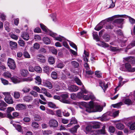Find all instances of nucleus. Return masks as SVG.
Here are the masks:
<instances>
[{"label":"nucleus","mask_w":135,"mask_h":135,"mask_svg":"<svg viewBox=\"0 0 135 135\" xmlns=\"http://www.w3.org/2000/svg\"><path fill=\"white\" fill-rule=\"evenodd\" d=\"M26 106V105L22 104H18L17 105L16 107V110H22L25 109Z\"/></svg>","instance_id":"obj_17"},{"label":"nucleus","mask_w":135,"mask_h":135,"mask_svg":"<svg viewBox=\"0 0 135 135\" xmlns=\"http://www.w3.org/2000/svg\"><path fill=\"white\" fill-rule=\"evenodd\" d=\"M5 101H13L11 95L6 96L4 99Z\"/></svg>","instance_id":"obj_41"},{"label":"nucleus","mask_w":135,"mask_h":135,"mask_svg":"<svg viewBox=\"0 0 135 135\" xmlns=\"http://www.w3.org/2000/svg\"><path fill=\"white\" fill-rule=\"evenodd\" d=\"M55 34V33H54ZM56 34L55 36V37H55V39L56 40L59 41L60 42H61L62 41H65V39L63 36H58L56 37H55L56 36Z\"/></svg>","instance_id":"obj_24"},{"label":"nucleus","mask_w":135,"mask_h":135,"mask_svg":"<svg viewBox=\"0 0 135 135\" xmlns=\"http://www.w3.org/2000/svg\"><path fill=\"white\" fill-rule=\"evenodd\" d=\"M75 81L79 85H81L82 83L80 79H79L78 78L76 77L75 78Z\"/></svg>","instance_id":"obj_61"},{"label":"nucleus","mask_w":135,"mask_h":135,"mask_svg":"<svg viewBox=\"0 0 135 135\" xmlns=\"http://www.w3.org/2000/svg\"><path fill=\"white\" fill-rule=\"evenodd\" d=\"M93 35L94 38L97 41H99L100 38L98 37L97 32H93Z\"/></svg>","instance_id":"obj_34"},{"label":"nucleus","mask_w":135,"mask_h":135,"mask_svg":"<svg viewBox=\"0 0 135 135\" xmlns=\"http://www.w3.org/2000/svg\"><path fill=\"white\" fill-rule=\"evenodd\" d=\"M10 45L12 49H15L17 47V44L16 42L11 41L10 42Z\"/></svg>","instance_id":"obj_28"},{"label":"nucleus","mask_w":135,"mask_h":135,"mask_svg":"<svg viewBox=\"0 0 135 135\" xmlns=\"http://www.w3.org/2000/svg\"><path fill=\"white\" fill-rule=\"evenodd\" d=\"M135 46V41H132L127 46L128 49H130Z\"/></svg>","instance_id":"obj_44"},{"label":"nucleus","mask_w":135,"mask_h":135,"mask_svg":"<svg viewBox=\"0 0 135 135\" xmlns=\"http://www.w3.org/2000/svg\"><path fill=\"white\" fill-rule=\"evenodd\" d=\"M1 81L2 83L4 85H7L8 84V82L7 80L3 78H1Z\"/></svg>","instance_id":"obj_54"},{"label":"nucleus","mask_w":135,"mask_h":135,"mask_svg":"<svg viewBox=\"0 0 135 135\" xmlns=\"http://www.w3.org/2000/svg\"><path fill=\"white\" fill-rule=\"evenodd\" d=\"M53 69V68H50L49 66L46 65L43 67V70L44 72L49 75L50 72Z\"/></svg>","instance_id":"obj_10"},{"label":"nucleus","mask_w":135,"mask_h":135,"mask_svg":"<svg viewBox=\"0 0 135 135\" xmlns=\"http://www.w3.org/2000/svg\"><path fill=\"white\" fill-rule=\"evenodd\" d=\"M44 84L45 86L51 89L52 88V85L51 83L48 81H45L44 82Z\"/></svg>","instance_id":"obj_21"},{"label":"nucleus","mask_w":135,"mask_h":135,"mask_svg":"<svg viewBox=\"0 0 135 135\" xmlns=\"http://www.w3.org/2000/svg\"><path fill=\"white\" fill-rule=\"evenodd\" d=\"M22 37L25 40L27 41L29 38V35L27 33L23 32L21 35Z\"/></svg>","instance_id":"obj_18"},{"label":"nucleus","mask_w":135,"mask_h":135,"mask_svg":"<svg viewBox=\"0 0 135 135\" xmlns=\"http://www.w3.org/2000/svg\"><path fill=\"white\" fill-rule=\"evenodd\" d=\"M124 20V19L123 18H118L115 19L114 22L117 24H121L122 23V22Z\"/></svg>","instance_id":"obj_30"},{"label":"nucleus","mask_w":135,"mask_h":135,"mask_svg":"<svg viewBox=\"0 0 135 135\" xmlns=\"http://www.w3.org/2000/svg\"><path fill=\"white\" fill-rule=\"evenodd\" d=\"M77 120L75 118L72 117L70 120V123H69L67 125V127H69L73 124H75L77 123Z\"/></svg>","instance_id":"obj_14"},{"label":"nucleus","mask_w":135,"mask_h":135,"mask_svg":"<svg viewBox=\"0 0 135 135\" xmlns=\"http://www.w3.org/2000/svg\"><path fill=\"white\" fill-rule=\"evenodd\" d=\"M84 54L85 56H83L84 60L85 62H87L88 61V57L89 55V53L84 50Z\"/></svg>","instance_id":"obj_19"},{"label":"nucleus","mask_w":135,"mask_h":135,"mask_svg":"<svg viewBox=\"0 0 135 135\" xmlns=\"http://www.w3.org/2000/svg\"><path fill=\"white\" fill-rule=\"evenodd\" d=\"M11 80L13 83L15 84L18 83L20 82L19 79L15 77H12L11 78Z\"/></svg>","instance_id":"obj_37"},{"label":"nucleus","mask_w":135,"mask_h":135,"mask_svg":"<svg viewBox=\"0 0 135 135\" xmlns=\"http://www.w3.org/2000/svg\"><path fill=\"white\" fill-rule=\"evenodd\" d=\"M40 26L42 30L45 32L46 34H49L50 36H52L53 37H55V36L56 34L50 30L47 29L46 27L44 25L42 24H40Z\"/></svg>","instance_id":"obj_4"},{"label":"nucleus","mask_w":135,"mask_h":135,"mask_svg":"<svg viewBox=\"0 0 135 135\" xmlns=\"http://www.w3.org/2000/svg\"><path fill=\"white\" fill-rule=\"evenodd\" d=\"M83 93H82L81 92H80L78 93L77 96V97L79 99H81L83 98V93H84L83 92Z\"/></svg>","instance_id":"obj_53"},{"label":"nucleus","mask_w":135,"mask_h":135,"mask_svg":"<svg viewBox=\"0 0 135 135\" xmlns=\"http://www.w3.org/2000/svg\"><path fill=\"white\" fill-rule=\"evenodd\" d=\"M49 106L51 108H54L56 107V105L51 102H49L48 103Z\"/></svg>","instance_id":"obj_49"},{"label":"nucleus","mask_w":135,"mask_h":135,"mask_svg":"<svg viewBox=\"0 0 135 135\" xmlns=\"http://www.w3.org/2000/svg\"><path fill=\"white\" fill-rule=\"evenodd\" d=\"M3 76L6 78H11V74L8 71L5 72L3 73Z\"/></svg>","instance_id":"obj_40"},{"label":"nucleus","mask_w":135,"mask_h":135,"mask_svg":"<svg viewBox=\"0 0 135 135\" xmlns=\"http://www.w3.org/2000/svg\"><path fill=\"white\" fill-rule=\"evenodd\" d=\"M43 41L45 44L47 45L50 43V39L47 37H44L43 38Z\"/></svg>","instance_id":"obj_27"},{"label":"nucleus","mask_w":135,"mask_h":135,"mask_svg":"<svg viewBox=\"0 0 135 135\" xmlns=\"http://www.w3.org/2000/svg\"><path fill=\"white\" fill-rule=\"evenodd\" d=\"M36 83L38 84V85L41 84V80L40 77L38 76H37L35 78Z\"/></svg>","instance_id":"obj_36"},{"label":"nucleus","mask_w":135,"mask_h":135,"mask_svg":"<svg viewBox=\"0 0 135 135\" xmlns=\"http://www.w3.org/2000/svg\"><path fill=\"white\" fill-rule=\"evenodd\" d=\"M124 60L127 62H130L132 64H135V57L129 56L124 58Z\"/></svg>","instance_id":"obj_9"},{"label":"nucleus","mask_w":135,"mask_h":135,"mask_svg":"<svg viewBox=\"0 0 135 135\" xmlns=\"http://www.w3.org/2000/svg\"><path fill=\"white\" fill-rule=\"evenodd\" d=\"M116 0H107V2L108 3L111 4L109 8H112L115 6L114 3L116 2Z\"/></svg>","instance_id":"obj_20"},{"label":"nucleus","mask_w":135,"mask_h":135,"mask_svg":"<svg viewBox=\"0 0 135 135\" xmlns=\"http://www.w3.org/2000/svg\"><path fill=\"white\" fill-rule=\"evenodd\" d=\"M68 90L71 92H75L77 91L79 89L78 87L74 85H71L68 87Z\"/></svg>","instance_id":"obj_13"},{"label":"nucleus","mask_w":135,"mask_h":135,"mask_svg":"<svg viewBox=\"0 0 135 135\" xmlns=\"http://www.w3.org/2000/svg\"><path fill=\"white\" fill-rule=\"evenodd\" d=\"M116 127L118 129L122 130L124 127V125L121 123H118L116 125Z\"/></svg>","instance_id":"obj_33"},{"label":"nucleus","mask_w":135,"mask_h":135,"mask_svg":"<svg viewBox=\"0 0 135 135\" xmlns=\"http://www.w3.org/2000/svg\"><path fill=\"white\" fill-rule=\"evenodd\" d=\"M35 70L38 73H41L42 71V69L39 66H36L35 67Z\"/></svg>","instance_id":"obj_43"},{"label":"nucleus","mask_w":135,"mask_h":135,"mask_svg":"<svg viewBox=\"0 0 135 135\" xmlns=\"http://www.w3.org/2000/svg\"><path fill=\"white\" fill-rule=\"evenodd\" d=\"M71 98L72 99L74 100H75L76 99L77 97L76 94L74 93H73L71 94Z\"/></svg>","instance_id":"obj_57"},{"label":"nucleus","mask_w":135,"mask_h":135,"mask_svg":"<svg viewBox=\"0 0 135 135\" xmlns=\"http://www.w3.org/2000/svg\"><path fill=\"white\" fill-rule=\"evenodd\" d=\"M18 43L19 45L21 46H24L25 44L24 41L22 40H20L18 41Z\"/></svg>","instance_id":"obj_58"},{"label":"nucleus","mask_w":135,"mask_h":135,"mask_svg":"<svg viewBox=\"0 0 135 135\" xmlns=\"http://www.w3.org/2000/svg\"><path fill=\"white\" fill-rule=\"evenodd\" d=\"M98 133L99 134H105V130L104 129V128L103 127L102 128V129L100 130H98Z\"/></svg>","instance_id":"obj_56"},{"label":"nucleus","mask_w":135,"mask_h":135,"mask_svg":"<svg viewBox=\"0 0 135 135\" xmlns=\"http://www.w3.org/2000/svg\"><path fill=\"white\" fill-rule=\"evenodd\" d=\"M80 127L79 125L75 126L74 127L71 129L70 131L72 133H74L76 132L77 129Z\"/></svg>","instance_id":"obj_22"},{"label":"nucleus","mask_w":135,"mask_h":135,"mask_svg":"<svg viewBox=\"0 0 135 135\" xmlns=\"http://www.w3.org/2000/svg\"><path fill=\"white\" fill-rule=\"evenodd\" d=\"M103 38L105 41H108L110 40V37L109 35H108L105 34L104 35Z\"/></svg>","instance_id":"obj_46"},{"label":"nucleus","mask_w":135,"mask_h":135,"mask_svg":"<svg viewBox=\"0 0 135 135\" xmlns=\"http://www.w3.org/2000/svg\"><path fill=\"white\" fill-rule=\"evenodd\" d=\"M129 18V21L132 24H134L135 23V20L131 17L127 16Z\"/></svg>","instance_id":"obj_52"},{"label":"nucleus","mask_w":135,"mask_h":135,"mask_svg":"<svg viewBox=\"0 0 135 135\" xmlns=\"http://www.w3.org/2000/svg\"><path fill=\"white\" fill-rule=\"evenodd\" d=\"M97 45L99 46H101L105 48L108 47L109 46V45L108 44L103 42H102L101 44H97Z\"/></svg>","instance_id":"obj_42"},{"label":"nucleus","mask_w":135,"mask_h":135,"mask_svg":"<svg viewBox=\"0 0 135 135\" xmlns=\"http://www.w3.org/2000/svg\"><path fill=\"white\" fill-rule=\"evenodd\" d=\"M49 125L51 128L57 127L58 125V123L57 120L54 119L50 120L49 123Z\"/></svg>","instance_id":"obj_6"},{"label":"nucleus","mask_w":135,"mask_h":135,"mask_svg":"<svg viewBox=\"0 0 135 135\" xmlns=\"http://www.w3.org/2000/svg\"><path fill=\"white\" fill-rule=\"evenodd\" d=\"M66 104L72 103L74 104L79 106L81 108V105H82L86 108V111L89 112H100L103 109V107H102L97 103L94 102H89L88 103L86 102H62Z\"/></svg>","instance_id":"obj_1"},{"label":"nucleus","mask_w":135,"mask_h":135,"mask_svg":"<svg viewBox=\"0 0 135 135\" xmlns=\"http://www.w3.org/2000/svg\"><path fill=\"white\" fill-rule=\"evenodd\" d=\"M31 126L33 128H37L39 127V124L37 122H34L32 123Z\"/></svg>","instance_id":"obj_47"},{"label":"nucleus","mask_w":135,"mask_h":135,"mask_svg":"<svg viewBox=\"0 0 135 135\" xmlns=\"http://www.w3.org/2000/svg\"><path fill=\"white\" fill-rule=\"evenodd\" d=\"M113 28V26L112 24H108L105 27V29H112Z\"/></svg>","instance_id":"obj_51"},{"label":"nucleus","mask_w":135,"mask_h":135,"mask_svg":"<svg viewBox=\"0 0 135 135\" xmlns=\"http://www.w3.org/2000/svg\"><path fill=\"white\" fill-rule=\"evenodd\" d=\"M61 97L62 99V101H65L68 98L69 95L68 93L62 94L61 95Z\"/></svg>","instance_id":"obj_32"},{"label":"nucleus","mask_w":135,"mask_h":135,"mask_svg":"<svg viewBox=\"0 0 135 135\" xmlns=\"http://www.w3.org/2000/svg\"><path fill=\"white\" fill-rule=\"evenodd\" d=\"M21 74L23 76H26L28 74V71L27 70L22 69L21 70Z\"/></svg>","instance_id":"obj_25"},{"label":"nucleus","mask_w":135,"mask_h":135,"mask_svg":"<svg viewBox=\"0 0 135 135\" xmlns=\"http://www.w3.org/2000/svg\"><path fill=\"white\" fill-rule=\"evenodd\" d=\"M14 96L15 98L16 99H18L20 97V94L19 92H15L14 93Z\"/></svg>","instance_id":"obj_60"},{"label":"nucleus","mask_w":135,"mask_h":135,"mask_svg":"<svg viewBox=\"0 0 135 135\" xmlns=\"http://www.w3.org/2000/svg\"><path fill=\"white\" fill-rule=\"evenodd\" d=\"M126 15H115L114 16H112V17H109L108 18L105 20H105V23H106V22H109L110 21H111L112 20H113L114 19L117 18H119V17H124L125 16H126Z\"/></svg>","instance_id":"obj_8"},{"label":"nucleus","mask_w":135,"mask_h":135,"mask_svg":"<svg viewBox=\"0 0 135 135\" xmlns=\"http://www.w3.org/2000/svg\"><path fill=\"white\" fill-rule=\"evenodd\" d=\"M120 69L122 71H124L133 72L135 71V68H132L131 64L128 62L125 63L122 65Z\"/></svg>","instance_id":"obj_3"},{"label":"nucleus","mask_w":135,"mask_h":135,"mask_svg":"<svg viewBox=\"0 0 135 135\" xmlns=\"http://www.w3.org/2000/svg\"><path fill=\"white\" fill-rule=\"evenodd\" d=\"M72 66L75 68H77L79 66L78 63L75 61H72L71 62Z\"/></svg>","instance_id":"obj_38"},{"label":"nucleus","mask_w":135,"mask_h":135,"mask_svg":"<svg viewBox=\"0 0 135 135\" xmlns=\"http://www.w3.org/2000/svg\"><path fill=\"white\" fill-rule=\"evenodd\" d=\"M7 106V104L4 102H1L0 103V110H4L6 109V107Z\"/></svg>","instance_id":"obj_16"},{"label":"nucleus","mask_w":135,"mask_h":135,"mask_svg":"<svg viewBox=\"0 0 135 135\" xmlns=\"http://www.w3.org/2000/svg\"><path fill=\"white\" fill-rule=\"evenodd\" d=\"M49 63L50 64H53L55 62V59L53 57L50 56L48 58Z\"/></svg>","instance_id":"obj_26"},{"label":"nucleus","mask_w":135,"mask_h":135,"mask_svg":"<svg viewBox=\"0 0 135 135\" xmlns=\"http://www.w3.org/2000/svg\"><path fill=\"white\" fill-rule=\"evenodd\" d=\"M30 90V88L28 87H25L22 90V91L25 93L29 92Z\"/></svg>","instance_id":"obj_62"},{"label":"nucleus","mask_w":135,"mask_h":135,"mask_svg":"<svg viewBox=\"0 0 135 135\" xmlns=\"http://www.w3.org/2000/svg\"><path fill=\"white\" fill-rule=\"evenodd\" d=\"M23 100L25 101H30L32 100V98L30 96H26L24 97Z\"/></svg>","instance_id":"obj_39"},{"label":"nucleus","mask_w":135,"mask_h":135,"mask_svg":"<svg viewBox=\"0 0 135 135\" xmlns=\"http://www.w3.org/2000/svg\"><path fill=\"white\" fill-rule=\"evenodd\" d=\"M115 130V129L113 126H110L109 127V131L110 133H113L114 132Z\"/></svg>","instance_id":"obj_50"},{"label":"nucleus","mask_w":135,"mask_h":135,"mask_svg":"<svg viewBox=\"0 0 135 135\" xmlns=\"http://www.w3.org/2000/svg\"><path fill=\"white\" fill-rule=\"evenodd\" d=\"M69 42V44L71 46L75 48L76 50H77V48L76 46L73 42L67 40Z\"/></svg>","instance_id":"obj_48"},{"label":"nucleus","mask_w":135,"mask_h":135,"mask_svg":"<svg viewBox=\"0 0 135 135\" xmlns=\"http://www.w3.org/2000/svg\"><path fill=\"white\" fill-rule=\"evenodd\" d=\"M99 84L100 86L103 88L104 91L108 87V83L105 84L104 82L102 81H99Z\"/></svg>","instance_id":"obj_11"},{"label":"nucleus","mask_w":135,"mask_h":135,"mask_svg":"<svg viewBox=\"0 0 135 135\" xmlns=\"http://www.w3.org/2000/svg\"><path fill=\"white\" fill-rule=\"evenodd\" d=\"M123 102H119L115 104H113L112 106L114 108H119L121 106L123 105Z\"/></svg>","instance_id":"obj_29"},{"label":"nucleus","mask_w":135,"mask_h":135,"mask_svg":"<svg viewBox=\"0 0 135 135\" xmlns=\"http://www.w3.org/2000/svg\"><path fill=\"white\" fill-rule=\"evenodd\" d=\"M51 77L54 79H56L57 78V75L55 71H52L51 74Z\"/></svg>","instance_id":"obj_35"},{"label":"nucleus","mask_w":135,"mask_h":135,"mask_svg":"<svg viewBox=\"0 0 135 135\" xmlns=\"http://www.w3.org/2000/svg\"><path fill=\"white\" fill-rule=\"evenodd\" d=\"M37 58L38 61L40 62L44 63L45 62L46 60L45 57L41 54H39L37 55Z\"/></svg>","instance_id":"obj_12"},{"label":"nucleus","mask_w":135,"mask_h":135,"mask_svg":"<svg viewBox=\"0 0 135 135\" xmlns=\"http://www.w3.org/2000/svg\"><path fill=\"white\" fill-rule=\"evenodd\" d=\"M119 113V111L117 110L114 112L112 114H111L110 112H109L107 113H106L104 115H111L112 114L113 116L114 117H115L118 116Z\"/></svg>","instance_id":"obj_31"},{"label":"nucleus","mask_w":135,"mask_h":135,"mask_svg":"<svg viewBox=\"0 0 135 135\" xmlns=\"http://www.w3.org/2000/svg\"><path fill=\"white\" fill-rule=\"evenodd\" d=\"M52 132L50 130H45L43 131V134L44 135H48L52 134Z\"/></svg>","instance_id":"obj_45"},{"label":"nucleus","mask_w":135,"mask_h":135,"mask_svg":"<svg viewBox=\"0 0 135 135\" xmlns=\"http://www.w3.org/2000/svg\"><path fill=\"white\" fill-rule=\"evenodd\" d=\"M23 55L26 58H29L30 57V55L27 52H25L23 54Z\"/></svg>","instance_id":"obj_59"},{"label":"nucleus","mask_w":135,"mask_h":135,"mask_svg":"<svg viewBox=\"0 0 135 135\" xmlns=\"http://www.w3.org/2000/svg\"><path fill=\"white\" fill-rule=\"evenodd\" d=\"M14 127L18 131L21 133L22 134L23 133V132L22 131V128L20 125L18 124H15V126Z\"/></svg>","instance_id":"obj_23"},{"label":"nucleus","mask_w":135,"mask_h":135,"mask_svg":"<svg viewBox=\"0 0 135 135\" xmlns=\"http://www.w3.org/2000/svg\"><path fill=\"white\" fill-rule=\"evenodd\" d=\"M41 119V117L38 115H35L34 117V120L35 121H39Z\"/></svg>","instance_id":"obj_64"},{"label":"nucleus","mask_w":135,"mask_h":135,"mask_svg":"<svg viewBox=\"0 0 135 135\" xmlns=\"http://www.w3.org/2000/svg\"><path fill=\"white\" fill-rule=\"evenodd\" d=\"M92 128V126L89 125L86 127L85 128V130L86 132H89L91 131Z\"/></svg>","instance_id":"obj_55"},{"label":"nucleus","mask_w":135,"mask_h":135,"mask_svg":"<svg viewBox=\"0 0 135 135\" xmlns=\"http://www.w3.org/2000/svg\"><path fill=\"white\" fill-rule=\"evenodd\" d=\"M7 63L8 66L11 69H15L16 65L15 61L13 59L10 58H8Z\"/></svg>","instance_id":"obj_5"},{"label":"nucleus","mask_w":135,"mask_h":135,"mask_svg":"<svg viewBox=\"0 0 135 135\" xmlns=\"http://www.w3.org/2000/svg\"><path fill=\"white\" fill-rule=\"evenodd\" d=\"M64 65L63 63H60L57 65L56 67L61 69L64 67Z\"/></svg>","instance_id":"obj_63"},{"label":"nucleus","mask_w":135,"mask_h":135,"mask_svg":"<svg viewBox=\"0 0 135 135\" xmlns=\"http://www.w3.org/2000/svg\"><path fill=\"white\" fill-rule=\"evenodd\" d=\"M81 90L84 93L87 94V95H84L83 97V99L85 100H88L90 99L92 101H98V100L97 99L92 93H90L86 90L83 86L81 89Z\"/></svg>","instance_id":"obj_2"},{"label":"nucleus","mask_w":135,"mask_h":135,"mask_svg":"<svg viewBox=\"0 0 135 135\" xmlns=\"http://www.w3.org/2000/svg\"><path fill=\"white\" fill-rule=\"evenodd\" d=\"M105 20L101 21L96 26L94 29L97 31L100 30L103 27V26L105 23Z\"/></svg>","instance_id":"obj_7"},{"label":"nucleus","mask_w":135,"mask_h":135,"mask_svg":"<svg viewBox=\"0 0 135 135\" xmlns=\"http://www.w3.org/2000/svg\"><path fill=\"white\" fill-rule=\"evenodd\" d=\"M127 125L129 128L131 130L135 129V122L132 123L131 122H129L127 124Z\"/></svg>","instance_id":"obj_15"}]
</instances>
